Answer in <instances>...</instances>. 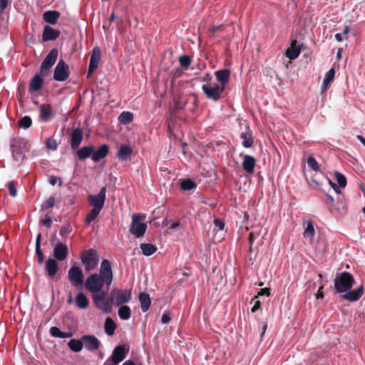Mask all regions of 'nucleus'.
I'll list each match as a JSON object with an SVG mask.
<instances>
[{
  "label": "nucleus",
  "mask_w": 365,
  "mask_h": 365,
  "mask_svg": "<svg viewBox=\"0 0 365 365\" xmlns=\"http://www.w3.org/2000/svg\"><path fill=\"white\" fill-rule=\"evenodd\" d=\"M9 0H0V9L2 12L8 6Z\"/></svg>",
  "instance_id": "13d9d810"
},
{
  "label": "nucleus",
  "mask_w": 365,
  "mask_h": 365,
  "mask_svg": "<svg viewBox=\"0 0 365 365\" xmlns=\"http://www.w3.org/2000/svg\"><path fill=\"white\" fill-rule=\"evenodd\" d=\"M335 38L337 41H341L343 40L342 36L339 33L335 34Z\"/></svg>",
  "instance_id": "774afa93"
},
{
  "label": "nucleus",
  "mask_w": 365,
  "mask_h": 365,
  "mask_svg": "<svg viewBox=\"0 0 365 365\" xmlns=\"http://www.w3.org/2000/svg\"><path fill=\"white\" fill-rule=\"evenodd\" d=\"M55 201V198L53 196L49 197L42 205V208L46 210L52 207L54 205Z\"/></svg>",
  "instance_id": "8fccbe9b"
},
{
  "label": "nucleus",
  "mask_w": 365,
  "mask_h": 365,
  "mask_svg": "<svg viewBox=\"0 0 365 365\" xmlns=\"http://www.w3.org/2000/svg\"><path fill=\"white\" fill-rule=\"evenodd\" d=\"M42 77L43 76L40 75V73L34 76L29 84V90L31 91H37L41 88L43 83Z\"/></svg>",
  "instance_id": "393cba45"
},
{
  "label": "nucleus",
  "mask_w": 365,
  "mask_h": 365,
  "mask_svg": "<svg viewBox=\"0 0 365 365\" xmlns=\"http://www.w3.org/2000/svg\"><path fill=\"white\" fill-rule=\"evenodd\" d=\"M118 314L119 317L123 320H128L130 319L131 315V310L127 305L119 306Z\"/></svg>",
  "instance_id": "72a5a7b5"
},
{
  "label": "nucleus",
  "mask_w": 365,
  "mask_h": 365,
  "mask_svg": "<svg viewBox=\"0 0 365 365\" xmlns=\"http://www.w3.org/2000/svg\"><path fill=\"white\" fill-rule=\"evenodd\" d=\"M336 180L341 187H344L346 185V179L344 175L339 172L334 173Z\"/></svg>",
  "instance_id": "37998d69"
},
{
  "label": "nucleus",
  "mask_w": 365,
  "mask_h": 365,
  "mask_svg": "<svg viewBox=\"0 0 365 365\" xmlns=\"http://www.w3.org/2000/svg\"><path fill=\"white\" fill-rule=\"evenodd\" d=\"M46 146L47 148L52 150H56L58 148V144H57L56 140L53 138H50L46 140Z\"/></svg>",
  "instance_id": "49530a36"
},
{
  "label": "nucleus",
  "mask_w": 365,
  "mask_h": 365,
  "mask_svg": "<svg viewBox=\"0 0 365 365\" xmlns=\"http://www.w3.org/2000/svg\"><path fill=\"white\" fill-rule=\"evenodd\" d=\"M240 138L242 140V145L245 148H250L252 145L254 140L252 132L249 128L240 134Z\"/></svg>",
  "instance_id": "c85d7f7f"
},
{
  "label": "nucleus",
  "mask_w": 365,
  "mask_h": 365,
  "mask_svg": "<svg viewBox=\"0 0 365 365\" xmlns=\"http://www.w3.org/2000/svg\"><path fill=\"white\" fill-rule=\"evenodd\" d=\"M45 270L50 278H53L58 270V264L56 259L49 258L45 263Z\"/></svg>",
  "instance_id": "6ab92c4d"
},
{
  "label": "nucleus",
  "mask_w": 365,
  "mask_h": 365,
  "mask_svg": "<svg viewBox=\"0 0 365 365\" xmlns=\"http://www.w3.org/2000/svg\"><path fill=\"white\" fill-rule=\"evenodd\" d=\"M121 123L128 124L133 120V114L129 111H123L118 117Z\"/></svg>",
  "instance_id": "e433bc0d"
},
{
  "label": "nucleus",
  "mask_w": 365,
  "mask_h": 365,
  "mask_svg": "<svg viewBox=\"0 0 365 365\" xmlns=\"http://www.w3.org/2000/svg\"><path fill=\"white\" fill-rule=\"evenodd\" d=\"M68 346L71 351L74 352H78L81 351L83 346L82 338L80 340L75 339H71L68 342Z\"/></svg>",
  "instance_id": "2f4dec72"
},
{
  "label": "nucleus",
  "mask_w": 365,
  "mask_h": 365,
  "mask_svg": "<svg viewBox=\"0 0 365 365\" xmlns=\"http://www.w3.org/2000/svg\"><path fill=\"white\" fill-rule=\"evenodd\" d=\"M101 59V50L99 47L96 46L92 50V53L90 58L88 76H90L98 66Z\"/></svg>",
  "instance_id": "4468645a"
},
{
  "label": "nucleus",
  "mask_w": 365,
  "mask_h": 365,
  "mask_svg": "<svg viewBox=\"0 0 365 365\" xmlns=\"http://www.w3.org/2000/svg\"><path fill=\"white\" fill-rule=\"evenodd\" d=\"M259 308H260V302L257 300V301H255V304L252 307L251 311H252V312H255Z\"/></svg>",
  "instance_id": "052dcab7"
},
{
  "label": "nucleus",
  "mask_w": 365,
  "mask_h": 365,
  "mask_svg": "<svg viewBox=\"0 0 365 365\" xmlns=\"http://www.w3.org/2000/svg\"><path fill=\"white\" fill-rule=\"evenodd\" d=\"M16 182L14 180L9 181L8 182V188L9 190V194L11 197L16 196L17 194V190L16 188Z\"/></svg>",
  "instance_id": "de8ad7c7"
},
{
  "label": "nucleus",
  "mask_w": 365,
  "mask_h": 365,
  "mask_svg": "<svg viewBox=\"0 0 365 365\" xmlns=\"http://www.w3.org/2000/svg\"><path fill=\"white\" fill-rule=\"evenodd\" d=\"M60 14L56 11H48L43 14L44 21L51 24H55Z\"/></svg>",
  "instance_id": "c756f323"
},
{
  "label": "nucleus",
  "mask_w": 365,
  "mask_h": 365,
  "mask_svg": "<svg viewBox=\"0 0 365 365\" xmlns=\"http://www.w3.org/2000/svg\"><path fill=\"white\" fill-rule=\"evenodd\" d=\"M83 346L90 351L97 350L101 344L100 341L93 335H84L82 336Z\"/></svg>",
  "instance_id": "2eb2a0df"
},
{
  "label": "nucleus",
  "mask_w": 365,
  "mask_h": 365,
  "mask_svg": "<svg viewBox=\"0 0 365 365\" xmlns=\"http://www.w3.org/2000/svg\"><path fill=\"white\" fill-rule=\"evenodd\" d=\"M133 153L132 148L128 145H122L118 151L117 152L116 156L121 161H126Z\"/></svg>",
  "instance_id": "b1692460"
},
{
  "label": "nucleus",
  "mask_w": 365,
  "mask_h": 365,
  "mask_svg": "<svg viewBox=\"0 0 365 365\" xmlns=\"http://www.w3.org/2000/svg\"><path fill=\"white\" fill-rule=\"evenodd\" d=\"M256 238V236L254 234V232H251L250 234H249V241H250V247L252 246L254 240H255Z\"/></svg>",
  "instance_id": "680f3d73"
},
{
  "label": "nucleus",
  "mask_w": 365,
  "mask_h": 365,
  "mask_svg": "<svg viewBox=\"0 0 365 365\" xmlns=\"http://www.w3.org/2000/svg\"><path fill=\"white\" fill-rule=\"evenodd\" d=\"M329 182L330 185L332 187V188L337 193L340 192L339 188L336 186L335 183H334L331 180H329Z\"/></svg>",
  "instance_id": "e2e57ef3"
},
{
  "label": "nucleus",
  "mask_w": 365,
  "mask_h": 365,
  "mask_svg": "<svg viewBox=\"0 0 365 365\" xmlns=\"http://www.w3.org/2000/svg\"><path fill=\"white\" fill-rule=\"evenodd\" d=\"M256 163L255 159L250 155L243 156L242 168L247 173H252Z\"/></svg>",
  "instance_id": "5701e85b"
},
{
  "label": "nucleus",
  "mask_w": 365,
  "mask_h": 365,
  "mask_svg": "<svg viewBox=\"0 0 365 365\" xmlns=\"http://www.w3.org/2000/svg\"><path fill=\"white\" fill-rule=\"evenodd\" d=\"M301 53V46L297 45L296 40L292 41L290 47L287 50L286 56L290 60L296 59Z\"/></svg>",
  "instance_id": "aec40b11"
},
{
  "label": "nucleus",
  "mask_w": 365,
  "mask_h": 365,
  "mask_svg": "<svg viewBox=\"0 0 365 365\" xmlns=\"http://www.w3.org/2000/svg\"><path fill=\"white\" fill-rule=\"evenodd\" d=\"M41 234H38L37 237H36V253L37 255V256H38L39 255H41L43 254V252L41 251Z\"/></svg>",
  "instance_id": "603ef678"
},
{
  "label": "nucleus",
  "mask_w": 365,
  "mask_h": 365,
  "mask_svg": "<svg viewBox=\"0 0 365 365\" xmlns=\"http://www.w3.org/2000/svg\"><path fill=\"white\" fill-rule=\"evenodd\" d=\"M11 147L14 159L16 162L21 163L24 158V153L28 150L26 141L23 138L16 139L12 143Z\"/></svg>",
  "instance_id": "6e6552de"
},
{
  "label": "nucleus",
  "mask_w": 365,
  "mask_h": 365,
  "mask_svg": "<svg viewBox=\"0 0 365 365\" xmlns=\"http://www.w3.org/2000/svg\"><path fill=\"white\" fill-rule=\"evenodd\" d=\"M197 186L195 182L190 179L183 180L180 184V187L183 190H190Z\"/></svg>",
  "instance_id": "79ce46f5"
},
{
  "label": "nucleus",
  "mask_w": 365,
  "mask_h": 365,
  "mask_svg": "<svg viewBox=\"0 0 365 365\" xmlns=\"http://www.w3.org/2000/svg\"><path fill=\"white\" fill-rule=\"evenodd\" d=\"M60 35L58 30L54 29L49 26H44L42 39L43 41L56 40Z\"/></svg>",
  "instance_id": "f3484780"
},
{
  "label": "nucleus",
  "mask_w": 365,
  "mask_h": 365,
  "mask_svg": "<svg viewBox=\"0 0 365 365\" xmlns=\"http://www.w3.org/2000/svg\"><path fill=\"white\" fill-rule=\"evenodd\" d=\"M106 188L101 187L98 195H91L88 197V202L94 208L102 210L106 200Z\"/></svg>",
  "instance_id": "ddd939ff"
},
{
  "label": "nucleus",
  "mask_w": 365,
  "mask_h": 365,
  "mask_svg": "<svg viewBox=\"0 0 365 365\" xmlns=\"http://www.w3.org/2000/svg\"><path fill=\"white\" fill-rule=\"evenodd\" d=\"M223 86L217 83H207L202 86V90L208 99L214 101H219L225 91Z\"/></svg>",
  "instance_id": "39448f33"
},
{
  "label": "nucleus",
  "mask_w": 365,
  "mask_h": 365,
  "mask_svg": "<svg viewBox=\"0 0 365 365\" xmlns=\"http://www.w3.org/2000/svg\"><path fill=\"white\" fill-rule=\"evenodd\" d=\"M93 153V147L91 145L84 146L80 148L77 152L76 155L79 160H83L89 157L91 158L92 153Z\"/></svg>",
  "instance_id": "cd10ccee"
},
{
  "label": "nucleus",
  "mask_w": 365,
  "mask_h": 365,
  "mask_svg": "<svg viewBox=\"0 0 365 365\" xmlns=\"http://www.w3.org/2000/svg\"><path fill=\"white\" fill-rule=\"evenodd\" d=\"M50 334L53 337L64 339L71 336V334L68 332H63L59 328L56 327H52L50 328Z\"/></svg>",
  "instance_id": "c9c22d12"
},
{
  "label": "nucleus",
  "mask_w": 365,
  "mask_h": 365,
  "mask_svg": "<svg viewBox=\"0 0 365 365\" xmlns=\"http://www.w3.org/2000/svg\"><path fill=\"white\" fill-rule=\"evenodd\" d=\"M355 282L351 274L344 272L337 275L334 279V288L341 294V297L349 302L358 301L364 294V288L361 285L355 290H351Z\"/></svg>",
  "instance_id": "f03ea898"
},
{
  "label": "nucleus",
  "mask_w": 365,
  "mask_h": 365,
  "mask_svg": "<svg viewBox=\"0 0 365 365\" xmlns=\"http://www.w3.org/2000/svg\"><path fill=\"white\" fill-rule=\"evenodd\" d=\"M139 301L140 303V309L143 312H147L150 307V295L145 292H142L139 294Z\"/></svg>",
  "instance_id": "bb28decb"
},
{
  "label": "nucleus",
  "mask_w": 365,
  "mask_h": 365,
  "mask_svg": "<svg viewBox=\"0 0 365 365\" xmlns=\"http://www.w3.org/2000/svg\"><path fill=\"white\" fill-rule=\"evenodd\" d=\"M101 210L93 207L86 215L85 219V222L86 224H90L93 222L99 215Z\"/></svg>",
  "instance_id": "4c0bfd02"
},
{
  "label": "nucleus",
  "mask_w": 365,
  "mask_h": 365,
  "mask_svg": "<svg viewBox=\"0 0 365 365\" xmlns=\"http://www.w3.org/2000/svg\"><path fill=\"white\" fill-rule=\"evenodd\" d=\"M356 138L365 146V138L362 135H358Z\"/></svg>",
  "instance_id": "338daca9"
},
{
  "label": "nucleus",
  "mask_w": 365,
  "mask_h": 365,
  "mask_svg": "<svg viewBox=\"0 0 365 365\" xmlns=\"http://www.w3.org/2000/svg\"><path fill=\"white\" fill-rule=\"evenodd\" d=\"M191 62L192 61L190 57L187 55H182L179 58L180 65L184 70H187L188 67L191 64Z\"/></svg>",
  "instance_id": "58836bf2"
},
{
  "label": "nucleus",
  "mask_w": 365,
  "mask_h": 365,
  "mask_svg": "<svg viewBox=\"0 0 365 365\" xmlns=\"http://www.w3.org/2000/svg\"><path fill=\"white\" fill-rule=\"evenodd\" d=\"M83 139V133L80 128H76L73 130L71 138V147L72 149H76Z\"/></svg>",
  "instance_id": "412c9836"
},
{
  "label": "nucleus",
  "mask_w": 365,
  "mask_h": 365,
  "mask_svg": "<svg viewBox=\"0 0 365 365\" xmlns=\"http://www.w3.org/2000/svg\"><path fill=\"white\" fill-rule=\"evenodd\" d=\"M68 279L70 283L76 288H82L83 284V273L77 266H72L68 272Z\"/></svg>",
  "instance_id": "1a4fd4ad"
},
{
  "label": "nucleus",
  "mask_w": 365,
  "mask_h": 365,
  "mask_svg": "<svg viewBox=\"0 0 365 365\" xmlns=\"http://www.w3.org/2000/svg\"><path fill=\"white\" fill-rule=\"evenodd\" d=\"M334 76H335V70L333 68H331L330 70H329L326 73V74L324 76V81H323V83L322 86V93H324L327 90L329 84L334 81Z\"/></svg>",
  "instance_id": "a878e982"
},
{
  "label": "nucleus",
  "mask_w": 365,
  "mask_h": 365,
  "mask_svg": "<svg viewBox=\"0 0 365 365\" xmlns=\"http://www.w3.org/2000/svg\"><path fill=\"white\" fill-rule=\"evenodd\" d=\"M128 353V349H126L125 345H118L114 348L111 355L106 360V362L118 365L120 362L125 359Z\"/></svg>",
  "instance_id": "9d476101"
},
{
  "label": "nucleus",
  "mask_w": 365,
  "mask_h": 365,
  "mask_svg": "<svg viewBox=\"0 0 365 365\" xmlns=\"http://www.w3.org/2000/svg\"><path fill=\"white\" fill-rule=\"evenodd\" d=\"M32 120L29 116H24L19 121L20 127L24 128H29L31 125Z\"/></svg>",
  "instance_id": "c03bdc74"
},
{
  "label": "nucleus",
  "mask_w": 365,
  "mask_h": 365,
  "mask_svg": "<svg viewBox=\"0 0 365 365\" xmlns=\"http://www.w3.org/2000/svg\"><path fill=\"white\" fill-rule=\"evenodd\" d=\"M307 165H308L309 168H310L311 169H312L314 171H318L319 170L318 163L317 162L315 158H314L313 157L308 158Z\"/></svg>",
  "instance_id": "a18cd8bd"
},
{
  "label": "nucleus",
  "mask_w": 365,
  "mask_h": 365,
  "mask_svg": "<svg viewBox=\"0 0 365 365\" xmlns=\"http://www.w3.org/2000/svg\"><path fill=\"white\" fill-rule=\"evenodd\" d=\"M305 238L312 239L314 235V228L311 221L307 222V227L303 234Z\"/></svg>",
  "instance_id": "a19ab883"
},
{
  "label": "nucleus",
  "mask_w": 365,
  "mask_h": 365,
  "mask_svg": "<svg viewBox=\"0 0 365 365\" xmlns=\"http://www.w3.org/2000/svg\"><path fill=\"white\" fill-rule=\"evenodd\" d=\"M108 153V146L106 144L102 145L98 150H94L91 155V159L94 162H98L104 158Z\"/></svg>",
  "instance_id": "4be33fe9"
},
{
  "label": "nucleus",
  "mask_w": 365,
  "mask_h": 365,
  "mask_svg": "<svg viewBox=\"0 0 365 365\" xmlns=\"http://www.w3.org/2000/svg\"><path fill=\"white\" fill-rule=\"evenodd\" d=\"M145 217V214H133L132 215L129 231L135 237H141L145 233L147 225L143 222Z\"/></svg>",
  "instance_id": "20e7f679"
},
{
  "label": "nucleus",
  "mask_w": 365,
  "mask_h": 365,
  "mask_svg": "<svg viewBox=\"0 0 365 365\" xmlns=\"http://www.w3.org/2000/svg\"><path fill=\"white\" fill-rule=\"evenodd\" d=\"M69 68L63 59H60L55 67L53 79L56 81H64L69 76Z\"/></svg>",
  "instance_id": "f8f14e48"
},
{
  "label": "nucleus",
  "mask_w": 365,
  "mask_h": 365,
  "mask_svg": "<svg viewBox=\"0 0 365 365\" xmlns=\"http://www.w3.org/2000/svg\"><path fill=\"white\" fill-rule=\"evenodd\" d=\"M113 279L111 265L108 259H103L101 264L100 273H94L89 275L85 281L86 289L91 294H96L102 291L103 286L108 287L112 284Z\"/></svg>",
  "instance_id": "f257e3e1"
},
{
  "label": "nucleus",
  "mask_w": 365,
  "mask_h": 365,
  "mask_svg": "<svg viewBox=\"0 0 365 365\" xmlns=\"http://www.w3.org/2000/svg\"><path fill=\"white\" fill-rule=\"evenodd\" d=\"M59 181V186H61L62 185V181H61V178H58L57 177L54 176V175H52V176H50L49 178V182L51 185H55L57 182V181Z\"/></svg>",
  "instance_id": "5fc2aeb1"
},
{
  "label": "nucleus",
  "mask_w": 365,
  "mask_h": 365,
  "mask_svg": "<svg viewBox=\"0 0 365 365\" xmlns=\"http://www.w3.org/2000/svg\"><path fill=\"white\" fill-rule=\"evenodd\" d=\"M67 246L61 242H58L53 249V256L56 260L63 261L68 255Z\"/></svg>",
  "instance_id": "dca6fc26"
},
{
  "label": "nucleus",
  "mask_w": 365,
  "mask_h": 365,
  "mask_svg": "<svg viewBox=\"0 0 365 365\" xmlns=\"http://www.w3.org/2000/svg\"><path fill=\"white\" fill-rule=\"evenodd\" d=\"M140 247L143 254L145 256H150L151 255L154 254L157 250L155 246L150 243H143L140 245Z\"/></svg>",
  "instance_id": "f704fd0d"
},
{
  "label": "nucleus",
  "mask_w": 365,
  "mask_h": 365,
  "mask_svg": "<svg viewBox=\"0 0 365 365\" xmlns=\"http://www.w3.org/2000/svg\"><path fill=\"white\" fill-rule=\"evenodd\" d=\"M215 76L219 83L218 84L223 86V87L225 88V86L229 82L230 78V71L229 69L219 70L215 71Z\"/></svg>",
  "instance_id": "a211bd4d"
},
{
  "label": "nucleus",
  "mask_w": 365,
  "mask_h": 365,
  "mask_svg": "<svg viewBox=\"0 0 365 365\" xmlns=\"http://www.w3.org/2000/svg\"><path fill=\"white\" fill-rule=\"evenodd\" d=\"M269 294H270L269 289L264 288V289H261L259 291L257 296H256L255 297H258V296H262V295H266L268 297V296H269Z\"/></svg>",
  "instance_id": "6e6d98bb"
},
{
  "label": "nucleus",
  "mask_w": 365,
  "mask_h": 365,
  "mask_svg": "<svg viewBox=\"0 0 365 365\" xmlns=\"http://www.w3.org/2000/svg\"><path fill=\"white\" fill-rule=\"evenodd\" d=\"M122 365H136L133 360L128 359L125 361Z\"/></svg>",
  "instance_id": "69168bd1"
},
{
  "label": "nucleus",
  "mask_w": 365,
  "mask_h": 365,
  "mask_svg": "<svg viewBox=\"0 0 365 365\" xmlns=\"http://www.w3.org/2000/svg\"><path fill=\"white\" fill-rule=\"evenodd\" d=\"M93 300L95 305L101 309L103 313L108 314L111 310V307L109 304L106 297L107 292L101 291L100 292L92 294Z\"/></svg>",
  "instance_id": "9b49d317"
},
{
  "label": "nucleus",
  "mask_w": 365,
  "mask_h": 365,
  "mask_svg": "<svg viewBox=\"0 0 365 365\" xmlns=\"http://www.w3.org/2000/svg\"><path fill=\"white\" fill-rule=\"evenodd\" d=\"M58 50L56 48H52L49 53L46 55L45 58L41 63L40 67V75L43 76H47L51 71V68L55 64L58 58Z\"/></svg>",
  "instance_id": "0eeeda50"
},
{
  "label": "nucleus",
  "mask_w": 365,
  "mask_h": 365,
  "mask_svg": "<svg viewBox=\"0 0 365 365\" xmlns=\"http://www.w3.org/2000/svg\"><path fill=\"white\" fill-rule=\"evenodd\" d=\"M170 317L168 313H164L161 318V322L163 324H167L170 322Z\"/></svg>",
  "instance_id": "4d7b16f0"
},
{
  "label": "nucleus",
  "mask_w": 365,
  "mask_h": 365,
  "mask_svg": "<svg viewBox=\"0 0 365 365\" xmlns=\"http://www.w3.org/2000/svg\"><path fill=\"white\" fill-rule=\"evenodd\" d=\"M214 225H215V230H218V231H223L224 227H225V223L219 219H215Z\"/></svg>",
  "instance_id": "3c124183"
},
{
  "label": "nucleus",
  "mask_w": 365,
  "mask_h": 365,
  "mask_svg": "<svg viewBox=\"0 0 365 365\" xmlns=\"http://www.w3.org/2000/svg\"><path fill=\"white\" fill-rule=\"evenodd\" d=\"M81 260L84 266L85 271L89 272L98 267L99 255L96 250L89 249L81 253Z\"/></svg>",
  "instance_id": "7ed1b4c3"
},
{
  "label": "nucleus",
  "mask_w": 365,
  "mask_h": 365,
  "mask_svg": "<svg viewBox=\"0 0 365 365\" xmlns=\"http://www.w3.org/2000/svg\"><path fill=\"white\" fill-rule=\"evenodd\" d=\"M132 297L131 290L129 289H113L111 292L110 302L116 306L124 305L130 301Z\"/></svg>",
  "instance_id": "423d86ee"
},
{
  "label": "nucleus",
  "mask_w": 365,
  "mask_h": 365,
  "mask_svg": "<svg viewBox=\"0 0 365 365\" xmlns=\"http://www.w3.org/2000/svg\"><path fill=\"white\" fill-rule=\"evenodd\" d=\"M180 226V222H172L169 227V229L170 230H175L176 228H178V227Z\"/></svg>",
  "instance_id": "0e129e2a"
},
{
  "label": "nucleus",
  "mask_w": 365,
  "mask_h": 365,
  "mask_svg": "<svg viewBox=\"0 0 365 365\" xmlns=\"http://www.w3.org/2000/svg\"><path fill=\"white\" fill-rule=\"evenodd\" d=\"M51 112V108L49 105L43 104L40 108V116L47 120Z\"/></svg>",
  "instance_id": "ea45409f"
},
{
  "label": "nucleus",
  "mask_w": 365,
  "mask_h": 365,
  "mask_svg": "<svg viewBox=\"0 0 365 365\" xmlns=\"http://www.w3.org/2000/svg\"><path fill=\"white\" fill-rule=\"evenodd\" d=\"M104 329L105 332L108 336H112L114 334L115 329H116V325L111 318L108 317L106 319Z\"/></svg>",
  "instance_id": "473e14b6"
},
{
  "label": "nucleus",
  "mask_w": 365,
  "mask_h": 365,
  "mask_svg": "<svg viewBox=\"0 0 365 365\" xmlns=\"http://www.w3.org/2000/svg\"><path fill=\"white\" fill-rule=\"evenodd\" d=\"M89 304L88 299L86 295L82 292L78 293L76 297V305L80 309H86Z\"/></svg>",
  "instance_id": "7c9ffc66"
},
{
  "label": "nucleus",
  "mask_w": 365,
  "mask_h": 365,
  "mask_svg": "<svg viewBox=\"0 0 365 365\" xmlns=\"http://www.w3.org/2000/svg\"><path fill=\"white\" fill-rule=\"evenodd\" d=\"M41 223L44 226L49 227L52 223V218L48 215H45L44 217L41 220Z\"/></svg>",
  "instance_id": "864d4df0"
},
{
  "label": "nucleus",
  "mask_w": 365,
  "mask_h": 365,
  "mask_svg": "<svg viewBox=\"0 0 365 365\" xmlns=\"http://www.w3.org/2000/svg\"><path fill=\"white\" fill-rule=\"evenodd\" d=\"M324 288V284H322L319 288V290H318V292L317 294V299H322L324 297V294H323V289Z\"/></svg>",
  "instance_id": "bf43d9fd"
},
{
  "label": "nucleus",
  "mask_w": 365,
  "mask_h": 365,
  "mask_svg": "<svg viewBox=\"0 0 365 365\" xmlns=\"http://www.w3.org/2000/svg\"><path fill=\"white\" fill-rule=\"evenodd\" d=\"M71 230L72 228L71 225L69 224H67L61 227L60 230V235L61 236L66 237L71 233Z\"/></svg>",
  "instance_id": "09e8293b"
}]
</instances>
